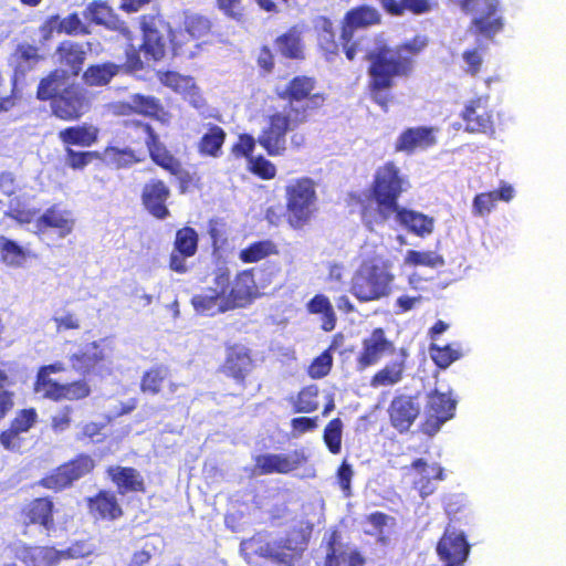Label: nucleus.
Segmentation results:
<instances>
[{"label": "nucleus", "mask_w": 566, "mask_h": 566, "mask_svg": "<svg viewBox=\"0 0 566 566\" xmlns=\"http://www.w3.org/2000/svg\"><path fill=\"white\" fill-rule=\"evenodd\" d=\"M307 310L312 314L322 315V328L326 332L333 331L336 325V314L331 301L323 294L315 295L308 303Z\"/></svg>", "instance_id": "38"}, {"label": "nucleus", "mask_w": 566, "mask_h": 566, "mask_svg": "<svg viewBox=\"0 0 566 566\" xmlns=\"http://www.w3.org/2000/svg\"><path fill=\"white\" fill-rule=\"evenodd\" d=\"M333 358L331 354L327 352L319 355L314 361L311 364L308 368V374L312 378H322L326 376L332 367Z\"/></svg>", "instance_id": "55"}, {"label": "nucleus", "mask_w": 566, "mask_h": 566, "mask_svg": "<svg viewBox=\"0 0 566 566\" xmlns=\"http://www.w3.org/2000/svg\"><path fill=\"white\" fill-rule=\"evenodd\" d=\"M0 245L3 252V259L9 264H18L23 258V251L15 242L0 238Z\"/></svg>", "instance_id": "57"}, {"label": "nucleus", "mask_w": 566, "mask_h": 566, "mask_svg": "<svg viewBox=\"0 0 566 566\" xmlns=\"http://www.w3.org/2000/svg\"><path fill=\"white\" fill-rule=\"evenodd\" d=\"M395 219L417 235L424 237L433 230V219L413 210L399 209L392 213Z\"/></svg>", "instance_id": "28"}, {"label": "nucleus", "mask_w": 566, "mask_h": 566, "mask_svg": "<svg viewBox=\"0 0 566 566\" xmlns=\"http://www.w3.org/2000/svg\"><path fill=\"white\" fill-rule=\"evenodd\" d=\"M427 45L423 38L417 36L411 42L396 49L382 46L366 54L371 64L369 73L373 84V98L385 107L387 96L382 93L392 85V77L408 74L411 70V56L418 54Z\"/></svg>", "instance_id": "2"}, {"label": "nucleus", "mask_w": 566, "mask_h": 566, "mask_svg": "<svg viewBox=\"0 0 566 566\" xmlns=\"http://www.w3.org/2000/svg\"><path fill=\"white\" fill-rule=\"evenodd\" d=\"M186 32L192 39H201L210 31V22L201 15H190L185 22Z\"/></svg>", "instance_id": "53"}, {"label": "nucleus", "mask_w": 566, "mask_h": 566, "mask_svg": "<svg viewBox=\"0 0 566 566\" xmlns=\"http://www.w3.org/2000/svg\"><path fill=\"white\" fill-rule=\"evenodd\" d=\"M136 128L139 133V138H142L148 147L153 160L171 174H177L180 169L179 163L168 154L154 129L148 124L144 123H138Z\"/></svg>", "instance_id": "17"}, {"label": "nucleus", "mask_w": 566, "mask_h": 566, "mask_svg": "<svg viewBox=\"0 0 566 566\" xmlns=\"http://www.w3.org/2000/svg\"><path fill=\"white\" fill-rule=\"evenodd\" d=\"M462 10L472 13L473 24L484 36H492L502 30L500 17H495L499 0H458Z\"/></svg>", "instance_id": "10"}, {"label": "nucleus", "mask_w": 566, "mask_h": 566, "mask_svg": "<svg viewBox=\"0 0 566 566\" xmlns=\"http://www.w3.org/2000/svg\"><path fill=\"white\" fill-rule=\"evenodd\" d=\"M168 377V369L164 366L151 368L143 376L140 389L143 392L156 395L160 391L164 381Z\"/></svg>", "instance_id": "45"}, {"label": "nucleus", "mask_w": 566, "mask_h": 566, "mask_svg": "<svg viewBox=\"0 0 566 566\" xmlns=\"http://www.w3.org/2000/svg\"><path fill=\"white\" fill-rule=\"evenodd\" d=\"M116 112L126 114L128 111H135L144 115H156L160 108L158 101L153 96L133 94L129 99L115 106Z\"/></svg>", "instance_id": "36"}, {"label": "nucleus", "mask_w": 566, "mask_h": 566, "mask_svg": "<svg viewBox=\"0 0 566 566\" xmlns=\"http://www.w3.org/2000/svg\"><path fill=\"white\" fill-rule=\"evenodd\" d=\"M436 143L437 140L432 128H408L397 139L396 150L411 153L416 148H428Z\"/></svg>", "instance_id": "25"}, {"label": "nucleus", "mask_w": 566, "mask_h": 566, "mask_svg": "<svg viewBox=\"0 0 566 566\" xmlns=\"http://www.w3.org/2000/svg\"><path fill=\"white\" fill-rule=\"evenodd\" d=\"M53 503L48 499H36L30 503L25 511V523L40 524L46 531L54 528L52 517Z\"/></svg>", "instance_id": "32"}, {"label": "nucleus", "mask_w": 566, "mask_h": 566, "mask_svg": "<svg viewBox=\"0 0 566 566\" xmlns=\"http://www.w3.org/2000/svg\"><path fill=\"white\" fill-rule=\"evenodd\" d=\"M38 50L31 45H21L13 57L15 76L24 75L38 62Z\"/></svg>", "instance_id": "46"}, {"label": "nucleus", "mask_w": 566, "mask_h": 566, "mask_svg": "<svg viewBox=\"0 0 566 566\" xmlns=\"http://www.w3.org/2000/svg\"><path fill=\"white\" fill-rule=\"evenodd\" d=\"M104 359L103 350L97 343H92L80 352L70 356L71 366L81 374H87L101 360Z\"/></svg>", "instance_id": "34"}, {"label": "nucleus", "mask_w": 566, "mask_h": 566, "mask_svg": "<svg viewBox=\"0 0 566 566\" xmlns=\"http://www.w3.org/2000/svg\"><path fill=\"white\" fill-rule=\"evenodd\" d=\"M403 368V361L389 364L373 377L370 385L373 387L395 385L401 380Z\"/></svg>", "instance_id": "43"}, {"label": "nucleus", "mask_w": 566, "mask_h": 566, "mask_svg": "<svg viewBox=\"0 0 566 566\" xmlns=\"http://www.w3.org/2000/svg\"><path fill=\"white\" fill-rule=\"evenodd\" d=\"M277 254V249L271 240L253 242L240 251L239 258L244 263L259 262L266 256Z\"/></svg>", "instance_id": "40"}, {"label": "nucleus", "mask_w": 566, "mask_h": 566, "mask_svg": "<svg viewBox=\"0 0 566 566\" xmlns=\"http://www.w3.org/2000/svg\"><path fill=\"white\" fill-rule=\"evenodd\" d=\"M84 18L92 22L104 25L109 30H114L123 34L127 40H130V31L126 24L114 14L113 10L101 1L91 2L83 12Z\"/></svg>", "instance_id": "21"}, {"label": "nucleus", "mask_w": 566, "mask_h": 566, "mask_svg": "<svg viewBox=\"0 0 566 566\" xmlns=\"http://www.w3.org/2000/svg\"><path fill=\"white\" fill-rule=\"evenodd\" d=\"M464 71L468 74L475 75L482 65V55L478 49L463 52Z\"/></svg>", "instance_id": "60"}, {"label": "nucleus", "mask_w": 566, "mask_h": 566, "mask_svg": "<svg viewBox=\"0 0 566 566\" xmlns=\"http://www.w3.org/2000/svg\"><path fill=\"white\" fill-rule=\"evenodd\" d=\"M317 395L318 388L315 385L303 388L295 398H290L294 411L303 413L315 411L318 408Z\"/></svg>", "instance_id": "42"}, {"label": "nucleus", "mask_w": 566, "mask_h": 566, "mask_svg": "<svg viewBox=\"0 0 566 566\" xmlns=\"http://www.w3.org/2000/svg\"><path fill=\"white\" fill-rule=\"evenodd\" d=\"M469 544L462 533L447 531L440 539L437 552L446 566H461L469 555Z\"/></svg>", "instance_id": "18"}, {"label": "nucleus", "mask_w": 566, "mask_h": 566, "mask_svg": "<svg viewBox=\"0 0 566 566\" xmlns=\"http://www.w3.org/2000/svg\"><path fill=\"white\" fill-rule=\"evenodd\" d=\"M136 128L139 133V138H142L148 147L153 160L171 174H177L180 169L179 163L168 154L154 129L148 124L144 123H138Z\"/></svg>", "instance_id": "16"}, {"label": "nucleus", "mask_w": 566, "mask_h": 566, "mask_svg": "<svg viewBox=\"0 0 566 566\" xmlns=\"http://www.w3.org/2000/svg\"><path fill=\"white\" fill-rule=\"evenodd\" d=\"M67 72L64 70H56L52 72L46 78L40 82L38 88V97L40 99H55L66 86Z\"/></svg>", "instance_id": "35"}, {"label": "nucleus", "mask_w": 566, "mask_h": 566, "mask_svg": "<svg viewBox=\"0 0 566 566\" xmlns=\"http://www.w3.org/2000/svg\"><path fill=\"white\" fill-rule=\"evenodd\" d=\"M342 431L343 422L339 418H335L329 421L324 430V441L328 450L337 454L342 449Z\"/></svg>", "instance_id": "51"}, {"label": "nucleus", "mask_w": 566, "mask_h": 566, "mask_svg": "<svg viewBox=\"0 0 566 566\" xmlns=\"http://www.w3.org/2000/svg\"><path fill=\"white\" fill-rule=\"evenodd\" d=\"M36 420V412L33 409L22 410L20 415L13 420L12 427L14 430L21 432L28 431Z\"/></svg>", "instance_id": "64"}, {"label": "nucleus", "mask_w": 566, "mask_h": 566, "mask_svg": "<svg viewBox=\"0 0 566 566\" xmlns=\"http://www.w3.org/2000/svg\"><path fill=\"white\" fill-rule=\"evenodd\" d=\"M388 412L392 427L399 432H406L418 418L420 405L415 398L401 395L392 399Z\"/></svg>", "instance_id": "14"}, {"label": "nucleus", "mask_w": 566, "mask_h": 566, "mask_svg": "<svg viewBox=\"0 0 566 566\" xmlns=\"http://www.w3.org/2000/svg\"><path fill=\"white\" fill-rule=\"evenodd\" d=\"M252 165V171L262 178L271 179L275 176V167L272 163L264 158H250Z\"/></svg>", "instance_id": "63"}, {"label": "nucleus", "mask_w": 566, "mask_h": 566, "mask_svg": "<svg viewBox=\"0 0 566 566\" xmlns=\"http://www.w3.org/2000/svg\"><path fill=\"white\" fill-rule=\"evenodd\" d=\"M160 81L164 85L184 95L191 93L196 88V84L192 77L184 76L176 72L164 73L160 76Z\"/></svg>", "instance_id": "50"}, {"label": "nucleus", "mask_w": 566, "mask_h": 566, "mask_svg": "<svg viewBox=\"0 0 566 566\" xmlns=\"http://www.w3.org/2000/svg\"><path fill=\"white\" fill-rule=\"evenodd\" d=\"M410 470L415 471L419 476L413 480L415 489H417L422 497H426L433 493L434 484L433 480H442L443 471L442 468L428 463L418 459L411 463Z\"/></svg>", "instance_id": "24"}, {"label": "nucleus", "mask_w": 566, "mask_h": 566, "mask_svg": "<svg viewBox=\"0 0 566 566\" xmlns=\"http://www.w3.org/2000/svg\"><path fill=\"white\" fill-rule=\"evenodd\" d=\"M364 559L358 553H342L335 555V553L328 554L326 566H363Z\"/></svg>", "instance_id": "54"}, {"label": "nucleus", "mask_w": 566, "mask_h": 566, "mask_svg": "<svg viewBox=\"0 0 566 566\" xmlns=\"http://www.w3.org/2000/svg\"><path fill=\"white\" fill-rule=\"evenodd\" d=\"M455 401L438 391L428 395L426 405L427 430L437 432L441 424L453 417Z\"/></svg>", "instance_id": "15"}, {"label": "nucleus", "mask_w": 566, "mask_h": 566, "mask_svg": "<svg viewBox=\"0 0 566 566\" xmlns=\"http://www.w3.org/2000/svg\"><path fill=\"white\" fill-rule=\"evenodd\" d=\"M394 281L392 263L374 259L356 270L349 291L360 302L378 301L390 295Z\"/></svg>", "instance_id": "3"}, {"label": "nucleus", "mask_w": 566, "mask_h": 566, "mask_svg": "<svg viewBox=\"0 0 566 566\" xmlns=\"http://www.w3.org/2000/svg\"><path fill=\"white\" fill-rule=\"evenodd\" d=\"M87 51H92V43H76L73 41L63 42L57 50L59 59L70 66L71 72L76 75L85 60Z\"/></svg>", "instance_id": "26"}, {"label": "nucleus", "mask_w": 566, "mask_h": 566, "mask_svg": "<svg viewBox=\"0 0 566 566\" xmlns=\"http://www.w3.org/2000/svg\"><path fill=\"white\" fill-rule=\"evenodd\" d=\"M390 347L381 328H376L369 338L364 340V352L358 363L361 368L374 365L379 360L384 353Z\"/></svg>", "instance_id": "27"}, {"label": "nucleus", "mask_w": 566, "mask_h": 566, "mask_svg": "<svg viewBox=\"0 0 566 566\" xmlns=\"http://www.w3.org/2000/svg\"><path fill=\"white\" fill-rule=\"evenodd\" d=\"M224 140L226 132L220 126L209 124L198 143V150L203 156L218 158L222 154Z\"/></svg>", "instance_id": "33"}, {"label": "nucleus", "mask_w": 566, "mask_h": 566, "mask_svg": "<svg viewBox=\"0 0 566 566\" xmlns=\"http://www.w3.org/2000/svg\"><path fill=\"white\" fill-rule=\"evenodd\" d=\"M289 222L300 229L317 211V195L314 182L308 178L297 179L286 187Z\"/></svg>", "instance_id": "7"}, {"label": "nucleus", "mask_w": 566, "mask_h": 566, "mask_svg": "<svg viewBox=\"0 0 566 566\" xmlns=\"http://www.w3.org/2000/svg\"><path fill=\"white\" fill-rule=\"evenodd\" d=\"M117 72L118 66L115 64L94 65L87 69L84 77L91 85H105Z\"/></svg>", "instance_id": "47"}, {"label": "nucleus", "mask_w": 566, "mask_h": 566, "mask_svg": "<svg viewBox=\"0 0 566 566\" xmlns=\"http://www.w3.org/2000/svg\"><path fill=\"white\" fill-rule=\"evenodd\" d=\"M276 45L282 55L291 59L303 57V48L300 35L296 32H289L280 36Z\"/></svg>", "instance_id": "49"}, {"label": "nucleus", "mask_w": 566, "mask_h": 566, "mask_svg": "<svg viewBox=\"0 0 566 566\" xmlns=\"http://www.w3.org/2000/svg\"><path fill=\"white\" fill-rule=\"evenodd\" d=\"M74 218L69 210L53 206L35 222V232L45 233L46 229L53 228L57 230L60 238H65L74 228Z\"/></svg>", "instance_id": "20"}, {"label": "nucleus", "mask_w": 566, "mask_h": 566, "mask_svg": "<svg viewBox=\"0 0 566 566\" xmlns=\"http://www.w3.org/2000/svg\"><path fill=\"white\" fill-rule=\"evenodd\" d=\"M379 22L380 13L373 7L361 6L346 13L340 39L348 60L353 61L357 52L361 51L358 43H350L354 38V32Z\"/></svg>", "instance_id": "9"}, {"label": "nucleus", "mask_w": 566, "mask_h": 566, "mask_svg": "<svg viewBox=\"0 0 566 566\" xmlns=\"http://www.w3.org/2000/svg\"><path fill=\"white\" fill-rule=\"evenodd\" d=\"M403 262L406 265L427 266L430 269L441 268L446 264L443 256L438 252L417 250H408Z\"/></svg>", "instance_id": "41"}, {"label": "nucleus", "mask_w": 566, "mask_h": 566, "mask_svg": "<svg viewBox=\"0 0 566 566\" xmlns=\"http://www.w3.org/2000/svg\"><path fill=\"white\" fill-rule=\"evenodd\" d=\"M15 557L25 566H55L61 560V553L53 547L21 544L15 547Z\"/></svg>", "instance_id": "22"}, {"label": "nucleus", "mask_w": 566, "mask_h": 566, "mask_svg": "<svg viewBox=\"0 0 566 566\" xmlns=\"http://www.w3.org/2000/svg\"><path fill=\"white\" fill-rule=\"evenodd\" d=\"M169 196L170 190L161 180L151 179L143 188L142 200L151 216L165 219L169 216V210L166 207Z\"/></svg>", "instance_id": "19"}, {"label": "nucleus", "mask_w": 566, "mask_h": 566, "mask_svg": "<svg viewBox=\"0 0 566 566\" xmlns=\"http://www.w3.org/2000/svg\"><path fill=\"white\" fill-rule=\"evenodd\" d=\"M168 41L176 48L178 41L171 30L160 23L158 28L155 23L144 29L143 43L137 50L134 44L127 49V60L132 67L143 69L145 63L158 61L164 57Z\"/></svg>", "instance_id": "5"}, {"label": "nucleus", "mask_w": 566, "mask_h": 566, "mask_svg": "<svg viewBox=\"0 0 566 566\" xmlns=\"http://www.w3.org/2000/svg\"><path fill=\"white\" fill-rule=\"evenodd\" d=\"M430 354L436 364L441 368H447L450 364L461 357L460 349L453 348L450 345L444 347L431 345Z\"/></svg>", "instance_id": "52"}, {"label": "nucleus", "mask_w": 566, "mask_h": 566, "mask_svg": "<svg viewBox=\"0 0 566 566\" xmlns=\"http://www.w3.org/2000/svg\"><path fill=\"white\" fill-rule=\"evenodd\" d=\"M44 376H41V382L39 385L40 390L43 391V397L51 398L54 400L59 399H69V400H77L85 398L90 395L91 389L88 385L83 381H74L67 385L60 384H49L43 382Z\"/></svg>", "instance_id": "23"}, {"label": "nucleus", "mask_w": 566, "mask_h": 566, "mask_svg": "<svg viewBox=\"0 0 566 566\" xmlns=\"http://www.w3.org/2000/svg\"><path fill=\"white\" fill-rule=\"evenodd\" d=\"M93 468V460L90 457L82 455L70 463L61 465L54 474L44 478L42 485L56 491L62 490L91 472Z\"/></svg>", "instance_id": "13"}, {"label": "nucleus", "mask_w": 566, "mask_h": 566, "mask_svg": "<svg viewBox=\"0 0 566 566\" xmlns=\"http://www.w3.org/2000/svg\"><path fill=\"white\" fill-rule=\"evenodd\" d=\"M71 412L72 408L65 406L52 417V429L55 432H63L70 427Z\"/></svg>", "instance_id": "62"}, {"label": "nucleus", "mask_w": 566, "mask_h": 566, "mask_svg": "<svg viewBox=\"0 0 566 566\" xmlns=\"http://www.w3.org/2000/svg\"><path fill=\"white\" fill-rule=\"evenodd\" d=\"M408 181L399 175V169L387 163L376 172L374 195L377 205L376 222H385L397 210V198L408 188Z\"/></svg>", "instance_id": "4"}, {"label": "nucleus", "mask_w": 566, "mask_h": 566, "mask_svg": "<svg viewBox=\"0 0 566 566\" xmlns=\"http://www.w3.org/2000/svg\"><path fill=\"white\" fill-rule=\"evenodd\" d=\"M90 509L96 512L102 518L115 520L122 515V509L114 494L99 492L97 496L90 500Z\"/></svg>", "instance_id": "39"}, {"label": "nucleus", "mask_w": 566, "mask_h": 566, "mask_svg": "<svg viewBox=\"0 0 566 566\" xmlns=\"http://www.w3.org/2000/svg\"><path fill=\"white\" fill-rule=\"evenodd\" d=\"M497 201V192L491 191L486 193H480L474 198L473 201V210L475 213L480 216H484L485 213H489L492 208L494 207V203Z\"/></svg>", "instance_id": "56"}, {"label": "nucleus", "mask_w": 566, "mask_h": 566, "mask_svg": "<svg viewBox=\"0 0 566 566\" xmlns=\"http://www.w3.org/2000/svg\"><path fill=\"white\" fill-rule=\"evenodd\" d=\"M108 474L113 482L116 483L120 493L144 490V480L139 472L133 468H109Z\"/></svg>", "instance_id": "30"}, {"label": "nucleus", "mask_w": 566, "mask_h": 566, "mask_svg": "<svg viewBox=\"0 0 566 566\" xmlns=\"http://www.w3.org/2000/svg\"><path fill=\"white\" fill-rule=\"evenodd\" d=\"M307 461L305 451L302 449L293 450L289 453H265L258 455L255 468L262 474H287Z\"/></svg>", "instance_id": "11"}, {"label": "nucleus", "mask_w": 566, "mask_h": 566, "mask_svg": "<svg viewBox=\"0 0 566 566\" xmlns=\"http://www.w3.org/2000/svg\"><path fill=\"white\" fill-rule=\"evenodd\" d=\"M66 144L90 146L96 139V129L86 127H70L60 133Z\"/></svg>", "instance_id": "44"}, {"label": "nucleus", "mask_w": 566, "mask_h": 566, "mask_svg": "<svg viewBox=\"0 0 566 566\" xmlns=\"http://www.w3.org/2000/svg\"><path fill=\"white\" fill-rule=\"evenodd\" d=\"M306 120L305 109L297 106L283 108L270 116L269 126L263 128L258 138L259 144L270 156L282 155L286 145V132L294 129Z\"/></svg>", "instance_id": "6"}, {"label": "nucleus", "mask_w": 566, "mask_h": 566, "mask_svg": "<svg viewBox=\"0 0 566 566\" xmlns=\"http://www.w3.org/2000/svg\"><path fill=\"white\" fill-rule=\"evenodd\" d=\"M53 113L62 119H75L90 108V101L78 86L65 88L53 102Z\"/></svg>", "instance_id": "12"}, {"label": "nucleus", "mask_w": 566, "mask_h": 566, "mask_svg": "<svg viewBox=\"0 0 566 566\" xmlns=\"http://www.w3.org/2000/svg\"><path fill=\"white\" fill-rule=\"evenodd\" d=\"M251 365L252 361L245 347L234 346L230 348L226 368L234 378H243L250 371Z\"/></svg>", "instance_id": "37"}, {"label": "nucleus", "mask_w": 566, "mask_h": 566, "mask_svg": "<svg viewBox=\"0 0 566 566\" xmlns=\"http://www.w3.org/2000/svg\"><path fill=\"white\" fill-rule=\"evenodd\" d=\"M310 534V527L294 528L285 538L275 539L261 546L259 554L279 565L293 566L305 551Z\"/></svg>", "instance_id": "8"}, {"label": "nucleus", "mask_w": 566, "mask_h": 566, "mask_svg": "<svg viewBox=\"0 0 566 566\" xmlns=\"http://www.w3.org/2000/svg\"><path fill=\"white\" fill-rule=\"evenodd\" d=\"M106 156L115 160L119 167H127L139 159L130 149H119L116 147H109L105 151Z\"/></svg>", "instance_id": "58"}, {"label": "nucleus", "mask_w": 566, "mask_h": 566, "mask_svg": "<svg viewBox=\"0 0 566 566\" xmlns=\"http://www.w3.org/2000/svg\"><path fill=\"white\" fill-rule=\"evenodd\" d=\"M256 294V285L250 271L239 273L230 285V272L226 266L216 271L213 284L192 296L191 304L196 312L216 315L235 307H242Z\"/></svg>", "instance_id": "1"}, {"label": "nucleus", "mask_w": 566, "mask_h": 566, "mask_svg": "<svg viewBox=\"0 0 566 566\" xmlns=\"http://www.w3.org/2000/svg\"><path fill=\"white\" fill-rule=\"evenodd\" d=\"M314 88V84L312 78L306 76H297L293 81H291L289 87L285 90L284 94L290 98V105L284 108L300 107L304 108L305 112L308 108V102H304L307 97H310L312 91ZM307 116V114L305 113Z\"/></svg>", "instance_id": "31"}, {"label": "nucleus", "mask_w": 566, "mask_h": 566, "mask_svg": "<svg viewBox=\"0 0 566 566\" xmlns=\"http://www.w3.org/2000/svg\"><path fill=\"white\" fill-rule=\"evenodd\" d=\"M95 547L93 544L87 542H77L70 546L65 551H59L61 553L62 558H83L91 555L94 552Z\"/></svg>", "instance_id": "59"}, {"label": "nucleus", "mask_w": 566, "mask_h": 566, "mask_svg": "<svg viewBox=\"0 0 566 566\" xmlns=\"http://www.w3.org/2000/svg\"><path fill=\"white\" fill-rule=\"evenodd\" d=\"M255 146V139L248 134L240 135L239 142L233 145L232 154L237 157L250 158Z\"/></svg>", "instance_id": "61"}, {"label": "nucleus", "mask_w": 566, "mask_h": 566, "mask_svg": "<svg viewBox=\"0 0 566 566\" xmlns=\"http://www.w3.org/2000/svg\"><path fill=\"white\" fill-rule=\"evenodd\" d=\"M198 235L191 228L180 229L176 234L175 250L185 256H191L197 251Z\"/></svg>", "instance_id": "48"}, {"label": "nucleus", "mask_w": 566, "mask_h": 566, "mask_svg": "<svg viewBox=\"0 0 566 566\" xmlns=\"http://www.w3.org/2000/svg\"><path fill=\"white\" fill-rule=\"evenodd\" d=\"M462 117L467 123L465 129L471 133H486L491 128V115L481 105L480 99L471 101L464 108Z\"/></svg>", "instance_id": "29"}]
</instances>
